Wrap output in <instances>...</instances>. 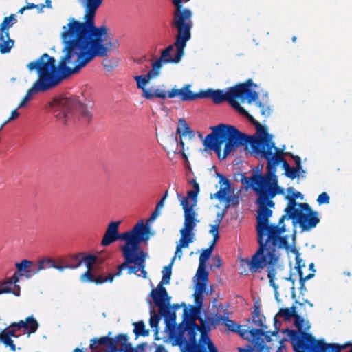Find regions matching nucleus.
Returning <instances> with one entry per match:
<instances>
[{"label":"nucleus","mask_w":352,"mask_h":352,"mask_svg":"<svg viewBox=\"0 0 352 352\" xmlns=\"http://www.w3.org/2000/svg\"><path fill=\"white\" fill-rule=\"evenodd\" d=\"M234 109H236L242 116L246 117L252 124L253 123L254 120H255V119L251 115H250L248 112L246 111L240 104L239 107H236Z\"/></svg>","instance_id":"obj_57"},{"label":"nucleus","mask_w":352,"mask_h":352,"mask_svg":"<svg viewBox=\"0 0 352 352\" xmlns=\"http://www.w3.org/2000/svg\"><path fill=\"white\" fill-rule=\"evenodd\" d=\"M181 238L179 243H177L178 248H188L190 243L193 242L194 235L192 232L187 231L185 230H180Z\"/></svg>","instance_id":"obj_35"},{"label":"nucleus","mask_w":352,"mask_h":352,"mask_svg":"<svg viewBox=\"0 0 352 352\" xmlns=\"http://www.w3.org/2000/svg\"><path fill=\"white\" fill-rule=\"evenodd\" d=\"M47 90L45 88L42 87L39 85L34 82L30 89L28 90L25 96L23 97L22 101L20 102V104L18 105L17 109H22L26 107L28 102L32 100L33 95L34 94L38 93V92H45Z\"/></svg>","instance_id":"obj_30"},{"label":"nucleus","mask_w":352,"mask_h":352,"mask_svg":"<svg viewBox=\"0 0 352 352\" xmlns=\"http://www.w3.org/2000/svg\"><path fill=\"white\" fill-rule=\"evenodd\" d=\"M206 265H201L199 264V268L197 272L198 278L203 282H207L208 280V272L206 270Z\"/></svg>","instance_id":"obj_49"},{"label":"nucleus","mask_w":352,"mask_h":352,"mask_svg":"<svg viewBox=\"0 0 352 352\" xmlns=\"http://www.w3.org/2000/svg\"><path fill=\"white\" fill-rule=\"evenodd\" d=\"M12 276L8 282L0 283V294L12 293L16 296H20L21 288L17 283H12Z\"/></svg>","instance_id":"obj_29"},{"label":"nucleus","mask_w":352,"mask_h":352,"mask_svg":"<svg viewBox=\"0 0 352 352\" xmlns=\"http://www.w3.org/2000/svg\"><path fill=\"white\" fill-rule=\"evenodd\" d=\"M102 246H109L110 245V222L107 225V230L101 242Z\"/></svg>","instance_id":"obj_54"},{"label":"nucleus","mask_w":352,"mask_h":352,"mask_svg":"<svg viewBox=\"0 0 352 352\" xmlns=\"http://www.w3.org/2000/svg\"><path fill=\"white\" fill-rule=\"evenodd\" d=\"M253 85V82L251 79H248L245 83L239 84L238 85H244L247 87L248 91L251 93H247L242 97H239L238 98L241 99V102H243L245 100H247L248 104H251L252 102L256 101L258 98V94L254 90H252L250 87Z\"/></svg>","instance_id":"obj_32"},{"label":"nucleus","mask_w":352,"mask_h":352,"mask_svg":"<svg viewBox=\"0 0 352 352\" xmlns=\"http://www.w3.org/2000/svg\"><path fill=\"white\" fill-rule=\"evenodd\" d=\"M177 29V34L174 45L184 51L186 43L190 40L192 23H174Z\"/></svg>","instance_id":"obj_22"},{"label":"nucleus","mask_w":352,"mask_h":352,"mask_svg":"<svg viewBox=\"0 0 352 352\" xmlns=\"http://www.w3.org/2000/svg\"><path fill=\"white\" fill-rule=\"evenodd\" d=\"M80 267V264H75V263H67L65 265H60L56 263L55 260L53 261V264L52 265V268L56 269L59 270L60 272H63L65 269H76Z\"/></svg>","instance_id":"obj_47"},{"label":"nucleus","mask_w":352,"mask_h":352,"mask_svg":"<svg viewBox=\"0 0 352 352\" xmlns=\"http://www.w3.org/2000/svg\"><path fill=\"white\" fill-rule=\"evenodd\" d=\"M120 46V43L118 41V39H116L115 41H111V52L113 51L116 54H118V47Z\"/></svg>","instance_id":"obj_64"},{"label":"nucleus","mask_w":352,"mask_h":352,"mask_svg":"<svg viewBox=\"0 0 352 352\" xmlns=\"http://www.w3.org/2000/svg\"><path fill=\"white\" fill-rule=\"evenodd\" d=\"M155 305L158 308L159 314L164 319L166 327H174L176 324L177 316L175 310L170 307L171 297L168 295L166 288L162 284H158L156 288L150 292Z\"/></svg>","instance_id":"obj_8"},{"label":"nucleus","mask_w":352,"mask_h":352,"mask_svg":"<svg viewBox=\"0 0 352 352\" xmlns=\"http://www.w3.org/2000/svg\"><path fill=\"white\" fill-rule=\"evenodd\" d=\"M294 325L298 329L299 333H300V336L298 335V331L295 330H287L290 336L291 340L292 342L294 350L296 352H300V348L298 349V344L300 340L301 339H304L305 334H310L309 333H307L302 330L303 329V323L304 318L297 314L294 317Z\"/></svg>","instance_id":"obj_20"},{"label":"nucleus","mask_w":352,"mask_h":352,"mask_svg":"<svg viewBox=\"0 0 352 352\" xmlns=\"http://www.w3.org/2000/svg\"><path fill=\"white\" fill-rule=\"evenodd\" d=\"M302 259H299L298 257L296 258V269L298 272V276H300V272H302V267H305V263H302Z\"/></svg>","instance_id":"obj_62"},{"label":"nucleus","mask_w":352,"mask_h":352,"mask_svg":"<svg viewBox=\"0 0 352 352\" xmlns=\"http://www.w3.org/2000/svg\"><path fill=\"white\" fill-rule=\"evenodd\" d=\"M80 280L82 282H90L96 283V284H101L104 281H110V273L107 274L106 279L103 280L102 277H96L89 272V270H88L81 275Z\"/></svg>","instance_id":"obj_34"},{"label":"nucleus","mask_w":352,"mask_h":352,"mask_svg":"<svg viewBox=\"0 0 352 352\" xmlns=\"http://www.w3.org/2000/svg\"><path fill=\"white\" fill-rule=\"evenodd\" d=\"M219 177V184L221 188L214 196L219 201H225L228 206H237L239 204V197L236 195H228V194L230 190V182L224 175L217 173Z\"/></svg>","instance_id":"obj_16"},{"label":"nucleus","mask_w":352,"mask_h":352,"mask_svg":"<svg viewBox=\"0 0 352 352\" xmlns=\"http://www.w3.org/2000/svg\"><path fill=\"white\" fill-rule=\"evenodd\" d=\"M45 3H46V5L45 6L44 4H34V3H27V5L19 9L18 11V13L23 14L24 12V11L30 10V9H33V8H36L37 10V13H41V12H43V10L45 7H47L49 8H50L52 7L51 0H45Z\"/></svg>","instance_id":"obj_36"},{"label":"nucleus","mask_w":352,"mask_h":352,"mask_svg":"<svg viewBox=\"0 0 352 352\" xmlns=\"http://www.w3.org/2000/svg\"><path fill=\"white\" fill-rule=\"evenodd\" d=\"M2 342L5 344L6 346H9L10 349L12 351H16V346L14 344L13 340L9 336H3L2 339Z\"/></svg>","instance_id":"obj_56"},{"label":"nucleus","mask_w":352,"mask_h":352,"mask_svg":"<svg viewBox=\"0 0 352 352\" xmlns=\"http://www.w3.org/2000/svg\"><path fill=\"white\" fill-rule=\"evenodd\" d=\"M302 170V172L303 170L302 169H298L297 167L294 168V167H290L288 170H287V171L285 172V175L292 179H294L295 178H296L297 177H298V175H299V172Z\"/></svg>","instance_id":"obj_53"},{"label":"nucleus","mask_w":352,"mask_h":352,"mask_svg":"<svg viewBox=\"0 0 352 352\" xmlns=\"http://www.w3.org/2000/svg\"><path fill=\"white\" fill-rule=\"evenodd\" d=\"M212 133L203 141L205 151H214L220 160H223L239 146H248L250 135L239 131L235 126L225 124L211 126Z\"/></svg>","instance_id":"obj_3"},{"label":"nucleus","mask_w":352,"mask_h":352,"mask_svg":"<svg viewBox=\"0 0 352 352\" xmlns=\"http://www.w3.org/2000/svg\"><path fill=\"white\" fill-rule=\"evenodd\" d=\"M176 134L180 135L179 145L181 146V149L179 151L172 150V151L174 153L181 154L184 159L187 160V155L184 152L185 144L182 138V136H188L189 139H192L195 138V133L194 131L190 128L185 119L180 118L178 120V127L176 130Z\"/></svg>","instance_id":"obj_18"},{"label":"nucleus","mask_w":352,"mask_h":352,"mask_svg":"<svg viewBox=\"0 0 352 352\" xmlns=\"http://www.w3.org/2000/svg\"><path fill=\"white\" fill-rule=\"evenodd\" d=\"M91 352H110V331L105 336L91 339Z\"/></svg>","instance_id":"obj_26"},{"label":"nucleus","mask_w":352,"mask_h":352,"mask_svg":"<svg viewBox=\"0 0 352 352\" xmlns=\"http://www.w3.org/2000/svg\"><path fill=\"white\" fill-rule=\"evenodd\" d=\"M197 319L199 320L200 325H198L199 331L201 333V338H206L207 333L210 330L211 325L214 324V319L210 317L203 318L197 315Z\"/></svg>","instance_id":"obj_31"},{"label":"nucleus","mask_w":352,"mask_h":352,"mask_svg":"<svg viewBox=\"0 0 352 352\" xmlns=\"http://www.w3.org/2000/svg\"><path fill=\"white\" fill-rule=\"evenodd\" d=\"M274 326H275V330L271 332V335L273 336H277L278 334V330L279 327L280 326V322L276 319V318H274Z\"/></svg>","instance_id":"obj_63"},{"label":"nucleus","mask_w":352,"mask_h":352,"mask_svg":"<svg viewBox=\"0 0 352 352\" xmlns=\"http://www.w3.org/2000/svg\"><path fill=\"white\" fill-rule=\"evenodd\" d=\"M198 194L199 193L197 192L196 191L191 190L188 191L187 197H183L181 194H177V197L180 201L183 198H187L188 200L189 199H191L192 201L193 202V204H192L191 205H194V206H195L197 201Z\"/></svg>","instance_id":"obj_50"},{"label":"nucleus","mask_w":352,"mask_h":352,"mask_svg":"<svg viewBox=\"0 0 352 352\" xmlns=\"http://www.w3.org/2000/svg\"><path fill=\"white\" fill-rule=\"evenodd\" d=\"M173 260L174 258H173L171 263L164 267L162 281L159 284H162V285L164 284H169L171 278L172 263L173 262Z\"/></svg>","instance_id":"obj_41"},{"label":"nucleus","mask_w":352,"mask_h":352,"mask_svg":"<svg viewBox=\"0 0 352 352\" xmlns=\"http://www.w3.org/2000/svg\"><path fill=\"white\" fill-rule=\"evenodd\" d=\"M181 206L184 212V223L182 230L192 232L196 226V213L193 210L194 205H190L187 198L181 200Z\"/></svg>","instance_id":"obj_19"},{"label":"nucleus","mask_w":352,"mask_h":352,"mask_svg":"<svg viewBox=\"0 0 352 352\" xmlns=\"http://www.w3.org/2000/svg\"><path fill=\"white\" fill-rule=\"evenodd\" d=\"M16 271L12 274V283H19L21 277L30 279L38 274L36 267V263L28 260L23 259L15 263Z\"/></svg>","instance_id":"obj_15"},{"label":"nucleus","mask_w":352,"mask_h":352,"mask_svg":"<svg viewBox=\"0 0 352 352\" xmlns=\"http://www.w3.org/2000/svg\"><path fill=\"white\" fill-rule=\"evenodd\" d=\"M260 217L259 207L257 211V225L256 228L257 241L259 245L258 248L252 255L251 259L245 258L241 260V262L249 267L252 273H256L268 265L267 278L269 283L274 289L276 299L278 300V285L275 283V278L277 270L281 269V266L276 265L280 257L277 250H287L289 247L287 236H281L283 233L286 232L284 221L285 219H289L288 215L287 213L283 215L280 218L278 225L270 223V217H267L264 226H262Z\"/></svg>","instance_id":"obj_2"},{"label":"nucleus","mask_w":352,"mask_h":352,"mask_svg":"<svg viewBox=\"0 0 352 352\" xmlns=\"http://www.w3.org/2000/svg\"><path fill=\"white\" fill-rule=\"evenodd\" d=\"M190 85H185L182 88L173 87L168 91V98H174L178 97L181 101H192L199 98V92L193 93Z\"/></svg>","instance_id":"obj_21"},{"label":"nucleus","mask_w":352,"mask_h":352,"mask_svg":"<svg viewBox=\"0 0 352 352\" xmlns=\"http://www.w3.org/2000/svg\"><path fill=\"white\" fill-rule=\"evenodd\" d=\"M133 333L136 338L139 336L146 337L149 335V330L146 329L144 322L141 320L133 323Z\"/></svg>","instance_id":"obj_38"},{"label":"nucleus","mask_w":352,"mask_h":352,"mask_svg":"<svg viewBox=\"0 0 352 352\" xmlns=\"http://www.w3.org/2000/svg\"><path fill=\"white\" fill-rule=\"evenodd\" d=\"M252 317L253 322L259 326L260 327H262L263 329H267V327L265 324H263L262 320V317L265 319V317L263 316H260V310L258 307H256L252 313Z\"/></svg>","instance_id":"obj_42"},{"label":"nucleus","mask_w":352,"mask_h":352,"mask_svg":"<svg viewBox=\"0 0 352 352\" xmlns=\"http://www.w3.org/2000/svg\"><path fill=\"white\" fill-rule=\"evenodd\" d=\"M288 193H292V195H287L285 197V199L288 201L287 206L286 208L285 209V212L288 214L295 210L297 209L296 206L298 207V205L300 203H297L296 201V199L299 197H302V195L300 192H294V188L292 187H289L287 188Z\"/></svg>","instance_id":"obj_28"},{"label":"nucleus","mask_w":352,"mask_h":352,"mask_svg":"<svg viewBox=\"0 0 352 352\" xmlns=\"http://www.w3.org/2000/svg\"><path fill=\"white\" fill-rule=\"evenodd\" d=\"M260 135L259 137L250 136L251 141L249 144L250 145L252 152L258 155L259 157L264 156V153L267 152L270 149L272 151L273 149L275 151H279V148L275 146L274 142H272V135L269 134L267 131V129L261 126L259 128V131H256Z\"/></svg>","instance_id":"obj_12"},{"label":"nucleus","mask_w":352,"mask_h":352,"mask_svg":"<svg viewBox=\"0 0 352 352\" xmlns=\"http://www.w3.org/2000/svg\"><path fill=\"white\" fill-rule=\"evenodd\" d=\"M218 319L219 320H223L228 329L232 332H238L239 331V328H241L240 324H236L232 320H230L228 316L219 315V316H218Z\"/></svg>","instance_id":"obj_39"},{"label":"nucleus","mask_w":352,"mask_h":352,"mask_svg":"<svg viewBox=\"0 0 352 352\" xmlns=\"http://www.w3.org/2000/svg\"><path fill=\"white\" fill-rule=\"evenodd\" d=\"M288 219L299 224L302 231L314 228L320 222L318 212L314 211L307 203H300L296 210L287 214Z\"/></svg>","instance_id":"obj_11"},{"label":"nucleus","mask_w":352,"mask_h":352,"mask_svg":"<svg viewBox=\"0 0 352 352\" xmlns=\"http://www.w3.org/2000/svg\"><path fill=\"white\" fill-rule=\"evenodd\" d=\"M283 153L279 149L278 151L273 153L272 151H270V149L267 152L264 153V156L262 158H265L267 161V173L275 175L276 171V166L280 164H283V167L285 172L291 166L287 162V161L283 157Z\"/></svg>","instance_id":"obj_17"},{"label":"nucleus","mask_w":352,"mask_h":352,"mask_svg":"<svg viewBox=\"0 0 352 352\" xmlns=\"http://www.w3.org/2000/svg\"><path fill=\"white\" fill-rule=\"evenodd\" d=\"M265 329H263L262 327H261V329L252 328L249 330L248 333L253 339L258 340L261 336L264 335V330Z\"/></svg>","instance_id":"obj_52"},{"label":"nucleus","mask_w":352,"mask_h":352,"mask_svg":"<svg viewBox=\"0 0 352 352\" xmlns=\"http://www.w3.org/2000/svg\"><path fill=\"white\" fill-rule=\"evenodd\" d=\"M250 93L244 85H236L229 88L226 93L223 90L208 89L199 91V98H211L214 103L220 104L224 101L228 103L234 109L239 107V103L236 100L239 97L243 96L247 93Z\"/></svg>","instance_id":"obj_9"},{"label":"nucleus","mask_w":352,"mask_h":352,"mask_svg":"<svg viewBox=\"0 0 352 352\" xmlns=\"http://www.w3.org/2000/svg\"><path fill=\"white\" fill-rule=\"evenodd\" d=\"M284 278L292 283V288H291L292 297L293 298H295V296H296V293H295V280L292 278V274H289V277H285Z\"/></svg>","instance_id":"obj_60"},{"label":"nucleus","mask_w":352,"mask_h":352,"mask_svg":"<svg viewBox=\"0 0 352 352\" xmlns=\"http://www.w3.org/2000/svg\"><path fill=\"white\" fill-rule=\"evenodd\" d=\"M174 45H170L161 52L160 56L152 63L151 66L160 73L162 66L169 63H178L184 54V51L179 47H176V53L174 56L171 52L174 50Z\"/></svg>","instance_id":"obj_14"},{"label":"nucleus","mask_w":352,"mask_h":352,"mask_svg":"<svg viewBox=\"0 0 352 352\" xmlns=\"http://www.w3.org/2000/svg\"><path fill=\"white\" fill-rule=\"evenodd\" d=\"M213 249V246H210L208 248L203 250L199 258V264H201V265H206V261L211 256Z\"/></svg>","instance_id":"obj_45"},{"label":"nucleus","mask_w":352,"mask_h":352,"mask_svg":"<svg viewBox=\"0 0 352 352\" xmlns=\"http://www.w3.org/2000/svg\"><path fill=\"white\" fill-rule=\"evenodd\" d=\"M194 298H195V306H191V308L190 310H188L189 313L191 314H193V316H196L199 314L200 309L203 305V296L202 294L194 293Z\"/></svg>","instance_id":"obj_37"},{"label":"nucleus","mask_w":352,"mask_h":352,"mask_svg":"<svg viewBox=\"0 0 352 352\" xmlns=\"http://www.w3.org/2000/svg\"><path fill=\"white\" fill-rule=\"evenodd\" d=\"M14 23H1L0 27V52L6 54L10 52L14 45V41L10 38L9 29Z\"/></svg>","instance_id":"obj_23"},{"label":"nucleus","mask_w":352,"mask_h":352,"mask_svg":"<svg viewBox=\"0 0 352 352\" xmlns=\"http://www.w3.org/2000/svg\"><path fill=\"white\" fill-rule=\"evenodd\" d=\"M296 308L295 306H292L290 308H282L279 311V314L284 316L285 320H289L294 318L296 314Z\"/></svg>","instance_id":"obj_46"},{"label":"nucleus","mask_w":352,"mask_h":352,"mask_svg":"<svg viewBox=\"0 0 352 352\" xmlns=\"http://www.w3.org/2000/svg\"><path fill=\"white\" fill-rule=\"evenodd\" d=\"M96 23H67L63 27L61 38L65 53L58 64L54 57L43 54L30 62L27 67L36 71L38 78L35 82L47 91L56 87L63 80L76 74L96 57L107 56L104 44L108 29Z\"/></svg>","instance_id":"obj_1"},{"label":"nucleus","mask_w":352,"mask_h":352,"mask_svg":"<svg viewBox=\"0 0 352 352\" xmlns=\"http://www.w3.org/2000/svg\"><path fill=\"white\" fill-rule=\"evenodd\" d=\"M10 327L17 329L24 328V333L28 334L29 336L31 333H34L37 331L39 327V324L34 316L31 315L27 317L25 320H20L18 322H13Z\"/></svg>","instance_id":"obj_25"},{"label":"nucleus","mask_w":352,"mask_h":352,"mask_svg":"<svg viewBox=\"0 0 352 352\" xmlns=\"http://www.w3.org/2000/svg\"><path fill=\"white\" fill-rule=\"evenodd\" d=\"M329 200L330 198L327 192H322L318 197L317 202L318 203L319 205L327 204L329 203Z\"/></svg>","instance_id":"obj_58"},{"label":"nucleus","mask_w":352,"mask_h":352,"mask_svg":"<svg viewBox=\"0 0 352 352\" xmlns=\"http://www.w3.org/2000/svg\"><path fill=\"white\" fill-rule=\"evenodd\" d=\"M201 340L203 344H207L209 352H218L217 348L208 336H206V338Z\"/></svg>","instance_id":"obj_55"},{"label":"nucleus","mask_w":352,"mask_h":352,"mask_svg":"<svg viewBox=\"0 0 352 352\" xmlns=\"http://www.w3.org/2000/svg\"><path fill=\"white\" fill-rule=\"evenodd\" d=\"M182 305L184 307L183 319L186 320V322L184 330L182 329L181 326L179 327V333L177 337V343L182 350L190 345L197 344V331H199L198 324L195 322L197 316L188 312L185 303H183Z\"/></svg>","instance_id":"obj_10"},{"label":"nucleus","mask_w":352,"mask_h":352,"mask_svg":"<svg viewBox=\"0 0 352 352\" xmlns=\"http://www.w3.org/2000/svg\"><path fill=\"white\" fill-rule=\"evenodd\" d=\"M206 289V282H197L195 293L203 294Z\"/></svg>","instance_id":"obj_59"},{"label":"nucleus","mask_w":352,"mask_h":352,"mask_svg":"<svg viewBox=\"0 0 352 352\" xmlns=\"http://www.w3.org/2000/svg\"><path fill=\"white\" fill-rule=\"evenodd\" d=\"M159 75L160 72H158L154 67H152V69L148 71L146 75L134 76L137 87L142 89V94H144L145 90H148V89H146L145 87L149 82L150 80L157 77Z\"/></svg>","instance_id":"obj_27"},{"label":"nucleus","mask_w":352,"mask_h":352,"mask_svg":"<svg viewBox=\"0 0 352 352\" xmlns=\"http://www.w3.org/2000/svg\"><path fill=\"white\" fill-rule=\"evenodd\" d=\"M160 314H156L154 310L151 311V318L149 320V324L151 328L155 329V335L158 333V324L160 320Z\"/></svg>","instance_id":"obj_44"},{"label":"nucleus","mask_w":352,"mask_h":352,"mask_svg":"<svg viewBox=\"0 0 352 352\" xmlns=\"http://www.w3.org/2000/svg\"><path fill=\"white\" fill-rule=\"evenodd\" d=\"M314 276V274L310 273L308 275L304 276L302 272H300V276H299V283H300V294L303 296L305 294V292H307V288L305 287V281L307 280L311 279Z\"/></svg>","instance_id":"obj_43"},{"label":"nucleus","mask_w":352,"mask_h":352,"mask_svg":"<svg viewBox=\"0 0 352 352\" xmlns=\"http://www.w3.org/2000/svg\"><path fill=\"white\" fill-rule=\"evenodd\" d=\"M141 243H137L130 247H121V250L124 258V261L118 267V272L111 273V282L115 276H120L122 271L128 270V274H136L142 268L145 263L146 253L140 248Z\"/></svg>","instance_id":"obj_7"},{"label":"nucleus","mask_w":352,"mask_h":352,"mask_svg":"<svg viewBox=\"0 0 352 352\" xmlns=\"http://www.w3.org/2000/svg\"><path fill=\"white\" fill-rule=\"evenodd\" d=\"M121 221H111V243L117 241H125L122 247H130L137 243L146 242L149 239L150 228L145 225L143 220L129 231L120 234L118 232Z\"/></svg>","instance_id":"obj_6"},{"label":"nucleus","mask_w":352,"mask_h":352,"mask_svg":"<svg viewBox=\"0 0 352 352\" xmlns=\"http://www.w3.org/2000/svg\"><path fill=\"white\" fill-rule=\"evenodd\" d=\"M3 336H9L10 338L14 337L17 338L19 337L18 335L16 334L15 329H5L3 331Z\"/></svg>","instance_id":"obj_61"},{"label":"nucleus","mask_w":352,"mask_h":352,"mask_svg":"<svg viewBox=\"0 0 352 352\" xmlns=\"http://www.w3.org/2000/svg\"><path fill=\"white\" fill-rule=\"evenodd\" d=\"M54 113L64 124H69L76 120L86 124L92 118L87 105L76 96L60 97L55 100Z\"/></svg>","instance_id":"obj_5"},{"label":"nucleus","mask_w":352,"mask_h":352,"mask_svg":"<svg viewBox=\"0 0 352 352\" xmlns=\"http://www.w3.org/2000/svg\"><path fill=\"white\" fill-rule=\"evenodd\" d=\"M248 186H251L257 195L256 204L260 207V221L264 226L267 217L272 215V210L275 203L272 199L277 195L284 193V189L278 185V180L275 175L265 173V175L253 174L252 177L243 175Z\"/></svg>","instance_id":"obj_4"},{"label":"nucleus","mask_w":352,"mask_h":352,"mask_svg":"<svg viewBox=\"0 0 352 352\" xmlns=\"http://www.w3.org/2000/svg\"><path fill=\"white\" fill-rule=\"evenodd\" d=\"M142 96L148 100H152L154 98L166 99L168 97V92L160 88L152 87L148 89V90H145L144 94H142Z\"/></svg>","instance_id":"obj_33"},{"label":"nucleus","mask_w":352,"mask_h":352,"mask_svg":"<svg viewBox=\"0 0 352 352\" xmlns=\"http://www.w3.org/2000/svg\"><path fill=\"white\" fill-rule=\"evenodd\" d=\"M255 104L258 108H259L260 113L264 118H267L270 115L271 109L269 106L265 105V104L262 103L260 101H256Z\"/></svg>","instance_id":"obj_48"},{"label":"nucleus","mask_w":352,"mask_h":352,"mask_svg":"<svg viewBox=\"0 0 352 352\" xmlns=\"http://www.w3.org/2000/svg\"><path fill=\"white\" fill-rule=\"evenodd\" d=\"M109 254L105 251H96L95 253L91 252H79L74 255V258L76 260V264L84 263L85 267L90 270L92 267L96 266L98 268L109 258Z\"/></svg>","instance_id":"obj_13"},{"label":"nucleus","mask_w":352,"mask_h":352,"mask_svg":"<svg viewBox=\"0 0 352 352\" xmlns=\"http://www.w3.org/2000/svg\"><path fill=\"white\" fill-rule=\"evenodd\" d=\"M182 352H207V349L204 346L197 343L182 349Z\"/></svg>","instance_id":"obj_51"},{"label":"nucleus","mask_w":352,"mask_h":352,"mask_svg":"<svg viewBox=\"0 0 352 352\" xmlns=\"http://www.w3.org/2000/svg\"><path fill=\"white\" fill-rule=\"evenodd\" d=\"M54 259L50 257H46L38 261V263H36V267L38 273L46 269L52 267Z\"/></svg>","instance_id":"obj_40"},{"label":"nucleus","mask_w":352,"mask_h":352,"mask_svg":"<svg viewBox=\"0 0 352 352\" xmlns=\"http://www.w3.org/2000/svg\"><path fill=\"white\" fill-rule=\"evenodd\" d=\"M127 334H118L111 338V352H130L133 349Z\"/></svg>","instance_id":"obj_24"}]
</instances>
